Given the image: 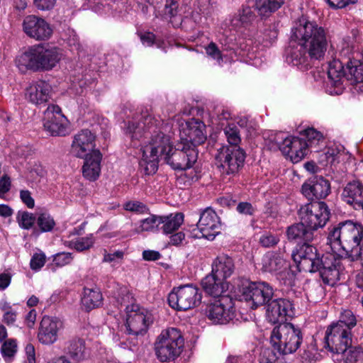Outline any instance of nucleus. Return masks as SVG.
Wrapping results in <instances>:
<instances>
[{"instance_id": "53", "label": "nucleus", "mask_w": 363, "mask_h": 363, "mask_svg": "<svg viewBox=\"0 0 363 363\" xmlns=\"http://www.w3.org/2000/svg\"><path fill=\"white\" fill-rule=\"evenodd\" d=\"M103 262L111 263L113 266L118 264L121 262L124 257V252L117 250L113 252H108L106 250H104Z\"/></svg>"}, {"instance_id": "52", "label": "nucleus", "mask_w": 363, "mask_h": 363, "mask_svg": "<svg viewBox=\"0 0 363 363\" xmlns=\"http://www.w3.org/2000/svg\"><path fill=\"white\" fill-rule=\"evenodd\" d=\"M74 259L71 252H62L53 255L52 262L54 264L59 267L69 264Z\"/></svg>"}, {"instance_id": "46", "label": "nucleus", "mask_w": 363, "mask_h": 363, "mask_svg": "<svg viewBox=\"0 0 363 363\" xmlns=\"http://www.w3.org/2000/svg\"><path fill=\"white\" fill-rule=\"evenodd\" d=\"M345 74L346 70L341 61L333 60L329 62L328 75L335 83L338 82L342 77L345 76Z\"/></svg>"}, {"instance_id": "41", "label": "nucleus", "mask_w": 363, "mask_h": 363, "mask_svg": "<svg viewBox=\"0 0 363 363\" xmlns=\"http://www.w3.org/2000/svg\"><path fill=\"white\" fill-rule=\"evenodd\" d=\"M255 14L250 6H245L239 11L232 19L234 26H245L251 23L255 19Z\"/></svg>"}, {"instance_id": "50", "label": "nucleus", "mask_w": 363, "mask_h": 363, "mask_svg": "<svg viewBox=\"0 0 363 363\" xmlns=\"http://www.w3.org/2000/svg\"><path fill=\"white\" fill-rule=\"evenodd\" d=\"M123 208L125 211L138 214H145L149 213L148 207L143 203L138 201H129L124 203Z\"/></svg>"}, {"instance_id": "16", "label": "nucleus", "mask_w": 363, "mask_h": 363, "mask_svg": "<svg viewBox=\"0 0 363 363\" xmlns=\"http://www.w3.org/2000/svg\"><path fill=\"white\" fill-rule=\"evenodd\" d=\"M23 32L37 41L49 40L53 34V28L45 19L35 15H28L22 23Z\"/></svg>"}, {"instance_id": "9", "label": "nucleus", "mask_w": 363, "mask_h": 363, "mask_svg": "<svg viewBox=\"0 0 363 363\" xmlns=\"http://www.w3.org/2000/svg\"><path fill=\"white\" fill-rule=\"evenodd\" d=\"M298 215L301 222L312 232L325 225L329 220L330 211L324 202L319 201L302 206Z\"/></svg>"}, {"instance_id": "15", "label": "nucleus", "mask_w": 363, "mask_h": 363, "mask_svg": "<svg viewBox=\"0 0 363 363\" xmlns=\"http://www.w3.org/2000/svg\"><path fill=\"white\" fill-rule=\"evenodd\" d=\"M198 158V152L191 145L180 142L177 147L166 156L164 160L174 169L185 170L192 167Z\"/></svg>"}, {"instance_id": "54", "label": "nucleus", "mask_w": 363, "mask_h": 363, "mask_svg": "<svg viewBox=\"0 0 363 363\" xmlns=\"http://www.w3.org/2000/svg\"><path fill=\"white\" fill-rule=\"evenodd\" d=\"M279 242V238L269 232L263 233L259 238V243L262 247H271L275 246Z\"/></svg>"}, {"instance_id": "33", "label": "nucleus", "mask_w": 363, "mask_h": 363, "mask_svg": "<svg viewBox=\"0 0 363 363\" xmlns=\"http://www.w3.org/2000/svg\"><path fill=\"white\" fill-rule=\"evenodd\" d=\"M286 235L289 240L296 242H309L313 238V233L302 222L289 226L286 230Z\"/></svg>"}, {"instance_id": "10", "label": "nucleus", "mask_w": 363, "mask_h": 363, "mask_svg": "<svg viewBox=\"0 0 363 363\" xmlns=\"http://www.w3.org/2000/svg\"><path fill=\"white\" fill-rule=\"evenodd\" d=\"M245 155L239 147H223L216 156L218 167L223 174L235 175L243 165Z\"/></svg>"}, {"instance_id": "29", "label": "nucleus", "mask_w": 363, "mask_h": 363, "mask_svg": "<svg viewBox=\"0 0 363 363\" xmlns=\"http://www.w3.org/2000/svg\"><path fill=\"white\" fill-rule=\"evenodd\" d=\"M83 159H84L82 167L83 176L90 181H95L101 172V153L100 151H94Z\"/></svg>"}, {"instance_id": "8", "label": "nucleus", "mask_w": 363, "mask_h": 363, "mask_svg": "<svg viewBox=\"0 0 363 363\" xmlns=\"http://www.w3.org/2000/svg\"><path fill=\"white\" fill-rule=\"evenodd\" d=\"M201 298L199 288L186 284L174 288L168 296V302L171 308L185 311L199 306Z\"/></svg>"}, {"instance_id": "59", "label": "nucleus", "mask_w": 363, "mask_h": 363, "mask_svg": "<svg viewBox=\"0 0 363 363\" xmlns=\"http://www.w3.org/2000/svg\"><path fill=\"white\" fill-rule=\"evenodd\" d=\"M11 186L10 177L7 175H4L0 179V198H3L4 194L9 191Z\"/></svg>"}, {"instance_id": "35", "label": "nucleus", "mask_w": 363, "mask_h": 363, "mask_svg": "<svg viewBox=\"0 0 363 363\" xmlns=\"http://www.w3.org/2000/svg\"><path fill=\"white\" fill-rule=\"evenodd\" d=\"M102 299V294L98 289H84L82 304L86 311L99 307Z\"/></svg>"}, {"instance_id": "25", "label": "nucleus", "mask_w": 363, "mask_h": 363, "mask_svg": "<svg viewBox=\"0 0 363 363\" xmlns=\"http://www.w3.org/2000/svg\"><path fill=\"white\" fill-rule=\"evenodd\" d=\"M301 191L308 199H321L329 194L330 185L328 180L323 177L315 176L302 185Z\"/></svg>"}, {"instance_id": "61", "label": "nucleus", "mask_w": 363, "mask_h": 363, "mask_svg": "<svg viewBox=\"0 0 363 363\" xmlns=\"http://www.w3.org/2000/svg\"><path fill=\"white\" fill-rule=\"evenodd\" d=\"M331 7L342 9L350 4H354L357 0H325Z\"/></svg>"}, {"instance_id": "42", "label": "nucleus", "mask_w": 363, "mask_h": 363, "mask_svg": "<svg viewBox=\"0 0 363 363\" xmlns=\"http://www.w3.org/2000/svg\"><path fill=\"white\" fill-rule=\"evenodd\" d=\"M18 351V344L15 339H8L5 340L1 347V354L7 363L11 362Z\"/></svg>"}, {"instance_id": "39", "label": "nucleus", "mask_w": 363, "mask_h": 363, "mask_svg": "<svg viewBox=\"0 0 363 363\" xmlns=\"http://www.w3.org/2000/svg\"><path fill=\"white\" fill-rule=\"evenodd\" d=\"M94 241L93 235L89 234L86 237L78 238L75 240H64V245L77 252H83L90 249L94 245Z\"/></svg>"}, {"instance_id": "21", "label": "nucleus", "mask_w": 363, "mask_h": 363, "mask_svg": "<svg viewBox=\"0 0 363 363\" xmlns=\"http://www.w3.org/2000/svg\"><path fill=\"white\" fill-rule=\"evenodd\" d=\"M272 288L265 282H252L244 289L243 297L256 308L269 302L273 296Z\"/></svg>"}, {"instance_id": "24", "label": "nucleus", "mask_w": 363, "mask_h": 363, "mask_svg": "<svg viewBox=\"0 0 363 363\" xmlns=\"http://www.w3.org/2000/svg\"><path fill=\"white\" fill-rule=\"evenodd\" d=\"M62 327L63 323L60 319L49 316L43 317L38 333L39 342L46 345L55 343L58 338V332Z\"/></svg>"}, {"instance_id": "62", "label": "nucleus", "mask_w": 363, "mask_h": 363, "mask_svg": "<svg viewBox=\"0 0 363 363\" xmlns=\"http://www.w3.org/2000/svg\"><path fill=\"white\" fill-rule=\"evenodd\" d=\"M28 363H35V350L32 344H27L25 347Z\"/></svg>"}, {"instance_id": "23", "label": "nucleus", "mask_w": 363, "mask_h": 363, "mask_svg": "<svg viewBox=\"0 0 363 363\" xmlns=\"http://www.w3.org/2000/svg\"><path fill=\"white\" fill-rule=\"evenodd\" d=\"M197 227L201 237L212 240L220 233V218L213 209L207 208L201 213Z\"/></svg>"}, {"instance_id": "19", "label": "nucleus", "mask_w": 363, "mask_h": 363, "mask_svg": "<svg viewBox=\"0 0 363 363\" xmlns=\"http://www.w3.org/2000/svg\"><path fill=\"white\" fill-rule=\"evenodd\" d=\"M337 253H326L321 257L317 271L324 283L333 286L339 279L342 269L341 259Z\"/></svg>"}, {"instance_id": "60", "label": "nucleus", "mask_w": 363, "mask_h": 363, "mask_svg": "<svg viewBox=\"0 0 363 363\" xmlns=\"http://www.w3.org/2000/svg\"><path fill=\"white\" fill-rule=\"evenodd\" d=\"M237 211L240 213L251 216L255 212V208L250 203L241 202L238 205Z\"/></svg>"}, {"instance_id": "34", "label": "nucleus", "mask_w": 363, "mask_h": 363, "mask_svg": "<svg viewBox=\"0 0 363 363\" xmlns=\"http://www.w3.org/2000/svg\"><path fill=\"white\" fill-rule=\"evenodd\" d=\"M284 1L285 0H255L254 6L259 16L268 17L279 9Z\"/></svg>"}, {"instance_id": "45", "label": "nucleus", "mask_w": 363, "mask_h": 363, "mask_svg": "<svg viewBox=\"0 0 363 363\" xmlns=\"http://www.w3.org/2000/svg\"><path fill=\"white\" fill-rule=\"evenodd\" d=\"M345 75L356 83L363 82V65L358 61H350L347 64Z\"/></svg>"}, {"instance_id": "44", "label": "nucleus", "mask_w": 363, "mask_h": 363, "mask_svg": "<svg viewBox=\"0 0 363 363\" xmlns=\"http://www.w3.org/2000/svg\"><path fill=\"white\" fill-rule=\"evenodd\" d=\"M333 323L351 332L352 329L357 325V318L352 311L350 310H344L341 312L339 320Z\"/></svg>"}, {"instance_id": "30", "label": "nucleus", "mask_w": 363, "mask_h": 363, "mask_svg": "<svg viewBox=\"0 0 363 363\" xmlns=\"http://www.w3.org/2000/svg\"><path fill=\"white\" fill-rule=\"evenodd\" d=\"M234 270L235 264L233 259L227 255H220L214 259L211 273L225 281L233 274Z\"/></svg>"}, {"instance_id": "4", "label": "nucleus", "mask_w": 363, "mask_h": 363, "mask_svg": "<svg viewBox=\"0 0 363 363\" xmlns=\"http://www.w3.org/2000/svg\"><path fill=\"white\" fill-rule=\"evenodd\" d=\"M173 150L168 135L160 130H152L150 140L143 149L140 166L146 174H155L158 168L160 160H166V156Z\"/></svg>"}, {"instance_id": "55", "label": "nucleus", "mask_w": 363, "mask_h": 363, "mask_svg": "<svg viewBox=\"0 0 363 363\" xmlns=\"http://www.w3.org/2000/svg\"><path fill=\"white\" fill-rule=\"evenodd\" d=\"M46 257L44 252L35 253L30 262V268L34 271L40 270L45 264Z\"/></svg>"}, {"instance_id": "37", "label": "nucleus", "mask_w": 363, "mask_h": 363, "mask_svg": "<svg viewBox=\"0 0 363 363\" xmlns=\"http://www.w3.org/2000/svg\"><path fill=\"white\" fill-rule=\"evenodd\" d=\"M262 269L264 272H274L280 270L284 267L285 261L275 254L267 253L262 257Z\"/></svg>"}, {"instance_id": "14", "label": "nucleus", "mask_w": 363, "mask_h": 363, "mask_svg": "<svg viewBox=\"0 0 363 363\" xmlns=\"http://www.w3.org/2000/svg\"><path fill=\"white\" fill-rule=\"evenodd\" d=\"M207 318L216 324H225L235 318V308L232 299L221 296L209 303L205 310Z\"/></svg>"}, {"instance_id": "7", "label": "nucleus", "mask_w": 363, "mask_h": 363, "mask_svg": "<svg viewBox=\"0 0 363 363\" xmlns=\"http://www.w3.org/2000/svg\"><path fill=\"white\" fill-rule=\"evenodd\" d=\"M184 342L182 333L177 328H168L163 330L155 343L157 358L162 362L174 360L181 354Z\"/></svg>"}, {"instance_id": "56", "label": "nucleus", "mask_w": 363, "mask_h": 363, "mask_svg": "<svg viewBox=\"0 0 363 363\" xmlns=\"http://www.w3.org/2000/svg\"><path fill=\"white\" fill-rule=\"evenodd\" d=\"M206 53L215 60L218 61L222 60V55L220 51L218 50L217 45L214 43H211L206 48Z\"/></svg>"}, {"instance_id": "49", "label": "nucleus", "mask_w": 363, "mask_h": 363, "mask_svg": "<svg viewBox=\"0 0 363 363\" xmlns=\"http://www.w3.org/2000/svg\"><path fill=\"white\" fill-rule=\"evenodd\" d=\"M345 353V363H363V349L362 347L350 348Z\"/></svg>"}, {"instance_id": "13", "label": "nucleus", "mask_w": 363, "mask_h": 363, "mask_svg": "<svg viewBox=\"0 0 363 363\" xmlns=\"http://www.w3.org/2000/svg\"><path fill=\"white\" fill-rule=\"evenodd\" d=\"M325 347L336 354H345L352 342V332L331 323L325 331Z\"/></svg>"}, {"instance_id": "20", "label": "nucleus", "mask_w": 363, "mask_h": 363, "mask_svg": "<svg viewBox=\"0 0 363 363\" xmlns=\"http://www.w3.org/2000/svg\"><path fill=\"white\" fill-rule=\"evenodd\" d=\"M96 135L89 129H83L74 136L71 144V153L76 157L84 158L94 151H99L96 148Z\"/></svg>"}, {"instance_id": "47", "label": "nucleus", "mask_w": 363, "mask_h": 363, "mask_svg": "<svg viewBox=\"0 0 363 363\" xmlns=\"http://www.w3.org/2000/svg\"><path fill=\"white\" fill-rule=\"evenodd\" d=\"M37 224L41 232L45 233L51 231L55 225V222L50 214L43 213L38 216Z\"/></svg>"}, {"instance_id": "28", "label": "nucleus", "mask_w": 363, "mask_h": 363, "mask_svg": "<svg viewBox=\"0 0 363 363\" xmlns=\"http://www.w3.org/2000/svg\"><path fill=\"white\" fill-rule=\"evenodd\" d=\"M144 121L140 122L137 118H133L125 123L123 127L124 133L132 141L140 140L145 134V128L150 129L152 124V118L150 116H143Z\"/></svg>"}, {"instance_id": "3", "label": "nucleus", "mask_w": 363, "mask_h": 363, "mask_svg": "<svg viewBox=\"0 0 363 363\" xmlns=\"http://www.w3.org/2000/svg\"><path fill=\"white\" fill-rule=\"evenodd\" d=\"M62 57V51L59 48L35 45L17 58L16 65L23 72L28 69L34 72L50 71L57 66Z\"/></svg>"}, {"instance_id": "36", "label": "nucleus", "mask_w": 363, "mask_h": 363, "mask_svg": "<svg viewBox=\"0 0 363 363\" xmlns=\"http://www.w3.org/2000/svg\"><path fill=\"white\" fill-rule=\"evenodd\" d=\"M303 135L304 138L302 139L307 142V147L311 150L318 152L320 146L324 145L323 134L313 128L306 129Z\"/></svg>"}, {"instance_id": "38", "label": "nucleus", "mask_w": 363, "mask_h": 363, "mask_svg": "<svg viewBox=\"0 0 363 363\" xmlns=\"http://www.w3.org/2000/svg\"><path fill=\"white\" fill-rule=\"evenodd\" d=\"M161 224H163L162 230L164 233L170 234L177 230L184 222L182 213L170 214L167 216H162Z\"/></svg>"}, {"instance_id": "18", "label": "nucleus", "mask_w": 363, "mask_h": 363, "mask_svg": "<svg viewBox=\"0 0 363 363\" xmlns=\"http://www.w3.org/2000/svg\"><path fill=\"white\" fill-rule=\"evenodd\" d=\"M277 143L282 153L289 157L293 163L302 160L309 150L307 142L297 137H286L283 139L280 135L277 136Z\"/></svg>"}, {"instance_id": "12", "label": "nucleus", "mask_w": 363, "mask_h": 363, "mask_svg": "<svg viewBox=\"0 0 363 363\" xmlns=\"http://www.w3.org/2000/svg\"><path fill=\"white\" fill-rule=\"evenodd\" d=\"M43 126L52 136H65L69 133V121L57 105H49L44 112Z\"/></svg>"}, {"instance_id": "27", "label": "nucleus", "mask_w": 363, "mask_h": 363, "mask_svg": "<svg viewBox=\"0 0 363 363\" xmlns=\"http://www.w3.org/2000/svg\"><path fill=\"white\" fill-rule=\"evenodd\" d=\"M342 199L356 210L363 206V185L358 181L348 183L342 193Z\"/></svg>"}, {"instance_id": "40", "label": "nucleus", "mask_w": 363, "mask_h": 363, "mask_svg": "<svg viewBox=\"0 0 363 363\" xmlns=\"http://www.w3.org/2000/svg\"><path fill=\"white\" fill-rule=\"evenodd\" d=\"M162 221V216L151 215L146 218L140 220L135 230L137 233L157 231Z\"/></svg>"}, {"instance_id": "48", "label": "nucleus", "mask_w": 363, "mask_h": 363, "mask_svg": "<svg viewBox=\"0 0 363 363\" xmlns=\"http://www.w3.org/2000/svg\"><path fill=\"white\" fill-rule=\"evenodd\" d=\"M16 219L19 226L26 230L31 228L36 220L34 215L28 211H19Z\"/></svg>"}, {"instance_id": "1", "label": "nucleus", "mask_w": 363, "mask_h": 363, "mask_svg": "<svg viewBox=\"0 0 363 363\" xmlns=\"http://www.w3.org/2000/svg\"><path fill=\"white\" fill-rule=\"evenodd\" d=\"M290 38L297 45L289 50L286 61L301 70H306L311 59L320 60L324 56L328 31L316 21L301 16L294 22Z\"/></svg>"}, {"instance_id": "57", "label": "nucleus", "mask_w": 363, "mask_h": 363, "mask_svg": "<svg viewBox=\"0 0 363 363\" xmlns=\"http://www.w3.org/2000/svg\"><path fill=\"white\" fill-rule=\"evenodd\" d=\"M56 0H33L35 6L41 11L50 10L53 8Z\"/></svg>"}, {"instance_id": "58", "label": "nucleus", "mask_w": 363, "mask_h": 363, "mask_svg": "<svg viewBox=\"0 0 363 363\" xmlns=\"http://www.w3.org/2000/svg\"><path fill=\"white\" fill-rule=\"evenodd\" d=\"M20 197L21 201L29 208H33L35 206V201L31 194L28 190H21L20 192Z\"/></svg>"}, {"instance_id": "32", "label": "nucleus", "mask_w": 363, "mask_h": 363, "mask_svg": "<svg viewBox=\"0 0 363 363\" xmlns=\"http://www.w3.org/2000/svg\"><path fill=\"white\" fill-rule=\"evenodd\" d=\"M65 351L75 362H81L86 356L84 340L79 337H74L69 340L67 342Z\"/></svg>"}, {"instance_id": "51", "label": "nucleus", "mask_w": 363, "mask_h": 363, "mask_svg": "<svg viewBox=\"0 0 363 363\" xmlns=\"http://www.w3.org/2000/svg\"><path fill=\"white\" fill-rule=\"evenodd\" d=\"M224 133L230 146L238 147L240 138L238 128L235 125H229L224 129Z\"/></svg>"}, {"instance_id": "11", "label": "nucleus", "mask_w": 363, "mask_h": 363, "mask_svg": "<svg viewBox=\"0 0 363 363\" xmlns=\"http://www.w3.org/2000/svg\"><path fill=\"white\" fill-rule=\"evenodd\" d=\"M292 258L300 272H315L320 263L317 249L307 243L298 245L293 251Z\"/></svg>"}, {"instance_id": "31", "label": "nucleus", "mask_w": 363, "mask_h": 363, "mask_svg": "<svg viewBox=\"0 0 363 363\" xmlns=\"http://www.w3.org/2000/svg\"><path fill=\"white\" fill-rule=\"evenodd\" d=\"M203 290L209 295L214 297L223 296L228 289V282L223 279H219L213 273L207 275L203 279L201 282Z\"/></svg>"}, {"instance_id": "5", "label": "nucleus", "mask_w": 363, "mask_h": 363, "mask_svg": "<svg viewBox=\"0 0 363 363\" xmlns=\"http://www.w3.org/2000/svg\"><path fill=\"white\" fill-rule=\"evenodd\" d=\"M117 296V301L125 307V327L128 334L138 335L145 333L152 323V314L146 309L133 304V297L125 286L119 288Z\"/></svg>"}, {"instance_id": "22", "label": "nucleus", "mask_w": 363, "mask_h": 363, "mask_svg": "<svg viewBox=\"0 0 363 363\" xmlns=\"http://www.w3.org/2000/svg\"><path fill=\"white\" fill-rule=\"evenodd\" d=\"M267 318L272 323H284L287 318L294 315V308L291 301L277 298L270 301L267 306Z\"/></svg>"}, {"instance_id": "63", "label": "nucleus", "mask_w": 363, "mask_h": 363, "mask_svg": "<svg viewBox=\"0 0 363 363\" xmlns=\"http://www.w3.org/2000/svg\"><path fill=\"white\" fill-rule=\"evenodd\" d=\"M11 275L10 273L3 272L0 274V290H5L11 284Z\"/></svg>"}, {"instance_id": "6", "label": "nucleus", "mask_w": 363, "mask_h": 363, "mask_svg": "<svg viewBox=\"0 0 363 363\" xmlns=\"http://www.w3.org/2000/svg\"><path fill=\"white\" fill-rule=\"evenodd\" d=\"M273 347L281 354L295 352L300 347L303 335L300 328L291 323H284L275 327L271 333Z\"/></svg>"}, {"instance_id": "17", "label": "nucleus", "mask_w": 363, "mask_h": 363, "mask_svg": "<svg viewBox=\"0 0 363 363\" xmlns=\"http://www.w3.org/2000/svg\"><path fill=\"white\" fill-rule=\"evenodd\" d=\"M206 125L199 119L191 118L179 125L181 143L189 144L195 148L206 140L204 133Z\"/></svg>"}, {"instance_id": "64", "label": "nucleus", "mask_w": 363, "mask_h": 363, "mask_svg": "<svg viewBox=\"0 0 363 363\" xmlns=\"http://www.w3.org/2000/svg\"><path fill=\"white\" fill-rule=\"evenodd\" d=\"M350 258L353 261H360L361 264L363 267V242L357 248V250H354V251H353V255L350 257Z\"/></svg>"}, {"instance_id": "2", "label": "nucleus", "mask_w": 363, "mask_h": 363, "mask_svg": "<svg viewBox=\"0 0 363 363\" xmlns=\"http://www.w3.org/2000/svg\"><path fill=\"white\" fill-rule=\"evenodd\" d=\"M363 242V225L346 220L328 228L327 244L333 252H345L350 257Z\"/></svg>"}, {"instance_id": "43", "label": "nucleus", "mask_w": 363, "mask_h": 363, "mask_svg": "<svg viewBox=\"0 0 363 363\" xmlns=\"http://www.w3.org/2000/svg\"><path fill=\"white\" fill-rule=\"evenodd\" d=\"M340 150L335 145L328 147L320 155L319 162L324 166H333L339 162Z\"/></svg>"}, {"instance_id": "26", "label": "nucleus", "mask_w": 363, "mask_h": 363, "mask_svg": "<svg viewBox=\"0 0 363 363\" xmlns=\"http://www.w3.org/2000/svg\"><path fill=\"white\" fill-rule=\"evenodd\" d=\"M52 87L45 81L39 80L30 84L26 90V98L31 104L40 106L46 104L50 98Z\"/></svg>"}]
</instances>
